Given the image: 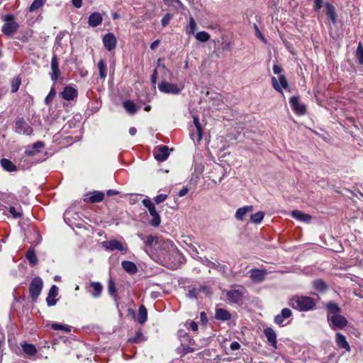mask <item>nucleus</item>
<instances>
[{
    "instance_id": "4468645a",
    "label": "nucleus",
    "mask_w": 363,
    "mask_h": 363,
    "mask_svg": "<svg viewBox=\"0 0 363 363\" xmlns=\"http://www.w3.org/2000/svg\"><path fill=\"white\" fill-rule=\"evenodd\" d=\"M335 342L338 348L344 350L345 352L351 351L350 345L343 334L339 332L336 333L335 335Z\"/></svg>"
},
{
    "instance_id": "8fccbe9b",
    "label": "nucleus",
    "mask_w": 363,
    "mask_h": 363,
    "mask_svg": "<svg viewBox=\"0 0 363 363\" xmlns=\"http://www.w3.org/2000/svg\"><path fill=\"white\" fill-rule=\"evenodd\" d=\"M264 213L262 211H258L252 215H251L250 220L254 223H259L263 220Z\"/></svg>"
},
{
    "instance_id": "a18cd8bd",
    "label": "nucleus",
    "mask_w": 363,
    "mask_h": 363,
    "mask_svg": "<svg viewBox=\"0 0 363 363\" xmlns=\"http://www.w3.org/2000/svg\"><path fill=\"white\" fill-rule=\"evenodd\" d=\"M146 338L144 337L142 332L140 330H138L135 333V336L133 337L130 338L128 341L132 343H140L144 342Z\"/></svg>"
},
{
    "instance_id": "6e6552de",
    "label": "nucleus",
    "mask_w": 363,
    "mask_h": 363,
    "mask_svg": "<svg viewBox=\"0 0 363 363\" xmlns=\"http://www.w3.org/2000/svg\"><path fill=\"white\" fill-rule=\"evenodd\" d=\"M102 246L109 251L118 250L122 253H126L128 251V248L116 239L103 242Z\"/></svg>"
},
{
    "instance_id": "f03ea898",
    "label": "nucleus",
    "mask_w": 363,
    "mask_h": 363,
    "mask_svg": "<svg viewBox=\"0 0 363 363\" xmlns=\"http://www.w3.org/2000/svg\"><path fill=\"white\" fill-rule=\"evenodd\" d=\"M317 301L307 296H294L288 301V304L292 308L300 312L313 311L316 308Z\"/></svg>"
},
{
    "instance_id": "0eeeda50",
    "label": "nucleus",
    "mask_w": 363,
    "mask_h": 363,
    "mask_svg": "<svg viewBox=\"0 0 363 363\" xmlns=\"http://www.w3.org/2000/svg\"><path fill=\"white\" fill-rule=\"evenodd\" d=\"M158 89L164 94L177 95L181 92L182 88L178 87L175 84L162 81L158 84Z\"/></svg>"
},
{
    "instance_id": "c03bdc74",
    "label": "nucleus",
    "mask_w": 363,
    "mask_h": 363,
    "mask_svg": "<svg viewBox=\"0 0 363 363\" xmlns=\"http://www.w3.org/2000/svg\"><path fill=\"white\" fill-rule=\"evenodd\" d=\"M108 293L109 294L114 298L116 303V306L117 308H118V304L117 303V299H118V296H117V289L115 286V284L114 282L110 279L109 281H108Z\"/></svg>"
},
{
    "instance_id": "774afa93",
    "label": "nucleus",
    "mask_w": 363,
    "mask_h": 363,
    "mask_svg": "<svg viewBox=\"0 0 363 363\" xmlns=\"http://www.w3.org/2000/svg\"><path fill=\"white\" fill-rule=\"evenodd\" d=\"M230 348L231 350H238L240 348V345L239 342L234 341L230 343Z\"/></svg>"
},
{
    "instance_id": "dca6fc26",
    "label": "nucleus",
    "mask_w": 363,
    "mask_h": 363,
    "mask_svg": "<svg viewBox=\"0 0 363 363\" xmlns=\"http://www.w3.org/2000/svg\"><path fill=\"white\" fill-rule=\"evenodd\" d=\"M169 147L166 145L158 146L154 153L155 158L159 162L166 160L169 157Z\"/></svg>"
},
{
    "instance_id": "603ef678",
    "label": "nucleus",
    "mask_w": 363,
    "mask_h": 363,
    "mask_svg": "<svg viewBox=\"0 0 363 363\" xmlns=\"http://www.w3.org/2000/svg\"><path fill=\"white\" fill-rule=\"evenodd\" d=\"M45 4V0H34L29 7L30 12L35 11Z\"/></svg>"
},
{
    "instance_id": "f257e3e1",
    "label": "nucleus",
    "mask_w": 363,
    "mask_h": 363,
    "mask_svg": "<svg viewBox=\"0 0 363 363\" xmlns=\"http://www.w3.org/2000/svg\"><path fill=\"white\" fill-rule=\"evenodd\" d=\"M157 262L169 269L177 267L181 255L172 241L162 240L155 251Z\"/></svg>"
},
{
    "instance_id": "680f3d73",
    "label": "nucleus",
    "mask_w": 363,
    "mask_h": 363,
    "mask_svg": "<svg viewBox=\"0 0 363 363\" xmlns=\"http://www.w3.org/2000/svg\"><path fill=\"white\" fill-rule=\"evenodd\" d=\"M167 198V194H160L154 198V201L156 203H160L164 201Z\"/></svg>"
},
{
    "instance_id": "393cba45",
    "label": "nucleus",
    "mask_w": 363,
    "mask_h": 363,
    "mask_svg": "<svg viewBox=\"0 0 363 363\" xmlns=\"http://www.w3.org/2000/svg\"><path fill=\"white\" fill-rule=\"evenodd\" d=\"M51 79L56 82L60 76L59 62L56 55H53L51 60Z\"/></svg>"
},
{
    "instance_id": "473e14b6",
    "label": "nucleus",
    "mask_w": 363,
    "mask_h": 363,
    "mask_svg": "<svg viewBox=\"0 0 363 363\" xmlns=\"http://www.w3.org/2000/svg\"><path fill=\"white\" fill-rule=\"evenodd\" d=\"M252 209V206H245L239 208L235 213V217L238 220H242L245 215L251 212Z\"/></svg>"
},
{
    "instance_id": "2eb2a0df",
    "label": "nucleus",
    "mask_w": 363,
    "mask_h": 363,
    "mask_svg": "<svg viewBox=\"0 0 363 363\" xmlns=\"http://www.w3.org/2000/svg\"><path fill=\"white\" fill-rule=\"evenodd\" d=\"M289 104L292 109L297 113L303 115L306 113V106L300 103L299 97L293 96L290 98Z\"/></svg>"
},
{
    "instance_id": "338daca9",
    "label": "nucleus",
    "mask_w": 363,
    "mask_h": 363,
    "mask_svg": "<svg viewBox=\"0 0 363 363\" xmlns=\"http://www.w3.org/2000/svg\"><path fill=\"white\" fill-rule=\"evenodd\" d=\"M323 6V0H315L314 1V9L316 11H318Z\"/></svg>"
},
{
    "instance_id": "f704fd0d",
    "label": "nucleus",
    "mask_w": 363,
    "mask_h": 363,
    "mask_svg": "<svg viewBox=\"0 0 363 363\" xmlns=\"http://www.w3.org/2000/svg\"><path fill=\"white\" fill-rule=\"evenodd\" d=\"M123 107L125 108L127 113L132 115L135 114L139 110V107H138L136 104L130 100H126L123 101Z\"/></svg>"
},
{
    "instance_id": "b1692460",
    "label": "nucleus",
    "mask_w": 363,
    "mask_h": 363,
    "mask_svg": "<svg viewBox=\"0 0 363 363\" xmlns=\"http://www.w3.org/2000/svg\"><path fill=\"white\" fill-rule=\"evenodd\" d=\"M45 143L42 141H37L31 146L27 147L25 150V155L33 157L40 152V150L44 147Z\"/></svg>"
},
{
    "instance_id": "1a4fd4ad",
    "label": "nucleus",
    "mask_w": 363,
    "mask_h": 363,
    "mask_svg": "<svg viewBox=\"0 0 363 363\" xmlns=\"http://www.w3.org/2000/svg\"><path fill=\"white\" fill-rule=\"evenodd\" d=\"M179 337L181 339V345L183 348V354H186L190 352H192L195 350L194 347H191V345H194V340L187 334L184 333L182 335V332L179 331Z\"/></svg>"
},
{
    "instance_id": "39448f33",
    "label": "nucleus",
    "mask_w": 363,
    "mask_h": 363,
    "mask_svg": "<svg viewBox=\"0 0 363 363\" xmlns=\"http://www.w3.org/2000/svg\"><path fill=\"white\" fill-rule=\"evenodd\" d=\"M193 123L194 128H191L189 130L190 138L195 144H199L202 139L203 129L197 116H194Z\"/></svg>"
},
{
    "instance_id": "72a5a7b5",
    "label": "nucleus",
    "mask_w": 363,
    "mask_h": 363,
    "mask_svg": "<svg viewBox=\"0 0 363 363\" xmlns=\"http://www.w3.org/2000/svg\"><path fill=\"white\" fill-rule=\"evenodd\" d=\"M147 319V311L144 305H140L138 308V313L137 316V321L138 323L143 325Z\"/></svg>"
},
{
    "instance_id": "5fc2aeb1",
    "label": "nucleus",
    "mask_w": 363,
    "mask_h": 363,
    "mask_svg": "<svg viewBox=\"0 0 363 363\" xmlns=\"http://www.w3.org/2000/svg\"><path fill=\"white\" fill-rule=\"evenodd\" d=\"M55 94H56L55 89L52 86V87H51L50 92L48 93V94L46 96V97L45 99V104L49 105L50 104H51L54 97L55 96Z\"/></svg>"
},
{
    "instance_id": "052dcab7",
    "label": "nucleus",
    "mask_w": 363,
    "mask_h": 363,
    "mask_svg": "<svg viewBox=\"0 0 363 363\" xmlns=\"http://www.w3.org/2000/svg\"><path fill=\"white\" fill-rule=\"evenodd\" d=\"M65 35V31H60L55 38V46H61V42Z\"/></svg>"
},
{
    "instance_id": "864d4df0",
    "label": "nucleus",
    "mask_w": 363,
    "mask_h": 363,
    "mask_svg": "<svg viewBox=\"0 0 363 363\" xmlns=\"http://www.w3.org/2000/svg\"><path fill=\"white\" fill-rule=\"evenodd\" d=\"M21 84V79L19 77L14 78L11 82V92L16 93Z\"/></svg>"
},
{
    "instance_id": "79ce46f5",
    "label": "nucleus",
    "mask_w": 363,
    "mask_h": 363,
    "mask_svg": "<svg viewBox=\"0 0 363 363\" xmlns=\"http://www.w3.org/2000/svg\"><path fill=\"white\" fill-rule=\"evenodd\" d=\"M100 78L104 80L107 76V65L104 60H100L98 62Z\"/></svg>"
},
{
    "instance_id": "ea45409f",
    "label": "nucleus",
    "mask_w": 363,
    "mask_h": 363,
    "mask_svg": "<svg viewBox=\"0 0 363 363\" xmlns=\"http://www.w3.org/2000/svg\"><path fill=\"white\" fill-rule=\"evenodd\" d=\"M206 289V287L203 286H200L199 288L191 287L188 291L187 297L191 299H196L199 294L201 291H204Z\"/></svg>"
},
{
    "instance_id": "58836bf2",
    "label": "nucleus",
    "mask_w": 363,
    "mask_h": 363,
    "mask_svg": "<svg viewBox=\"0 0 363 363\" xmlns=\"http://www.w3.org/2000/svg\"><path fill=\"white\" fill-rule=\"evenodd\" d=\"M313 286L316 291L320 293H323L328 289V285L322 279L314 280L313 281Z\"/></svg>"
},
{
    "instance_id": "bb28decb",
    "label": "nucleus",
    "mask_w": 363,
    "mask_h": 363,
    "mask_svg": "<svg viewBox=\"0 0 363 363\" xmlns=\"http://www.w3.org/2000/svg\"><path fill=\"white\" fill-rule=\"evenodd\" d=\"M61 95L64 99L71 101L77 98V91L70 86H67L64 88Z\"/></svg>"
},
{
    "instance_id": "09e8293b",
    "label": "nucleus",
    "mask_w": 363,
    "mask_h": 363,
    "mask_svg": "<svg viewBox=\"0 0 363 363\" xmlns=\"http://www.w3.org/2000/svg\"><path fill=\"white\" fill-rule=\"evenodd\" d=\"M196 40L200 42L205 43L210 39V35L206 31H199L195 35Z\"/></svg>"
},
{
    "instance_id": "7c9ffc66",
    "label": "nucleus",
    "mask_w": 363,
    "mask_h": 363,
    "mask_svg": "<svg viewBox=\"0 0 363 363\" xmlns=\"http://www.w3.org/2000/svg\"><path fill=\"white\" fill-rule=\"evenodd\" d=\"M215 318L222 321H226L231 318V314L225 309L216 308Z\"/></svg>"
},
{
    "instance_id": "6ab92c4d",
    "label": "nucleus",
    "mask_w": 363,
    "mask_h": 363,
    "mask_svg": "<svg viewBox=\"0 0 363 363\" xmlns=\"http://www.w3.org/2000/svg\"><path fill=\"white\" fill-rule=\"evenodd\" d=\"M250 277L252 281L255 283H260L265 279L266 272L263 269H259L257 268L252 269L250 271Z\"/></svg>"
},
{
    "instance_id": "49530a36",
    "label": "nucleus",
    "mask_w": 363,
    "mask_h": 363,
    "mask_svg": "<svg viewBox=\"0 0 363 363\" xmlns=\"http://www.w3.org/2000/svg\"><path fill=\"white\" fill-rule=\"evenodd\" d=\"M196 28V23L193 17H191L186 27V33L189 35L194 34Z\"/></svg>"
},
{
    "instance_id": "4c0bfd02",
    "label": "nucleus",
    "mask_w": 363,
    "mask_h": 363,
    "mask_svg": "<svg viewBox=\"0 0 363 363\" xmlns=\"http://www.w3.org/2000/svg\"><path fill=\"white\" fill-rule=\"evenodd\" d=\"M91 286L93 289V291L91 292V296L94 298H98L101 296L103 286L100 282L92 281L90 283Z\"/></svg>"
},
{
    "instance_id": "f8f14e48",
    "label": "nucleus",
    "mask_w": 363,
    "mask_h": 363,
    "mask_svg": "<svg viewBox=\"0 0 363 363\" xmlns=\"http://www.w3.org/2000/svg\"><path fill=\"white\" fill-rule=\"evenodd\" d=\"M272 84L273 88L282 94V89H287L289 87L288 82L284 75L281 74L279 76L278 79L273 77L272 78Z\"/></svg>"
},
{
    "instance_id": "f3484780",
    "label": "nucleus",
    "mask_w": 363,
    "mask_h": 363,
    "mask_svg": "<svg viewBox=\"0 0 363 363\" xmlns=\"http://www.w3.org/2000/svg\"><path fill=\"white\" fill-rule=\"evenodd\" d=\"M264 335L267 339L269 345L274 348H277V333L275 330L272 328H267L264 329Z\"/></svg>"
},
{
    "instance_id": "c85d7f7f",
    "label": "nucleus",
    "mask_w": 363,
    "mask_h": 363,
    "mask_svg": "<svg viewBox=\"0 0 363 363\" xmlns=\"http://www.w3.org/2000/svg\"><path fill=\"white\" fill-rule=\"evenodd\" d=\"M291 216L302 222L309 223L311 220V216L307 213H304L301 211L294 210L291 212Z\"/></svg>"
},
{
    "instance_id": "5701e85b",
    "label": "nucleus",
    "mask_w": 363,
    "mask_h": 363,
    "mask_svg": "<svg viewBox=\"0 0 363 363\" xmlns=\"http://www.w3.org/2000/svg\"><path fill=\"white\" fill-rule=\"evenodd\" d=\"M18 27L19 25L16 22L5 23L1 28V31L4 35L11 36L17 31Z\"/></svg>"
},
{
    "instance_id": "a211bd4d",
    "label": "nucleus",
    "mask_w": 363,
    "mask_h": 363,
    "mask_svg": "<svg viewBox=\"0 0 363 363\" xmlns=\"http://www.w3.org/2000/svg\"><path fill=\"white\" fill-rule=\"evenodd\" d=\"M58 295V287L56 285H52L49 290L48 296L46 298L47 305L50 307L54 306L57 302L56 296Z\"/></svg>"
},
{
    "instance_id": "6e6d98bb",
    "label": "nucleus",
    "mask_w": 363,
    "mask_h": 363,
    "mask_svg": "<svg viewBox=\"0 0 363 363\" xmlns=\"http://www.w3.org/2000/svg\"><path fill=\"white\" fill-rule=\"evenodd\" d=\"M143 206L148 209L149 213L152 212V211L155 210V204L152 202V201L147 198L144 199L142 201Z\"/></svg>"
},
{
    "instance_id": "bf43d9fd",
    "label": "nucleus",
    "mask_w": 363,
    "mask_h": 363,
    "mask_svg": "<svg viewBox=\"0 0 363 363\" xmlns=\"http://www.w3.org/2000/svg\"><path fill=\"white\" fill-rule=\"evenodd\" d=\"M254 28L255 30V35L257 38H259L263 43H267V40L264 36L262 34L257 24H254Z\"/></svg>"
},
{
    "instance_id": "ddd939ff",
    "label": "nucleus",
    "mask_w": 363,
    "mask_h": 363,
    "mask_svg": "<svg viewBox=\"0 0 363 363\" xmlns=\"http://www.w3.org/2000/svg\"><path fill=\"white\" fill-rule=\"evenodd\" d=\"M102 41L104 46L109 52L113 50L116 47L117 40L112 33L105 34L102 38Z\"/></svg>"
},
{
    "instance_id": "de8ad7c7",
    "label": "nucleus",
    "mask_w": 363,
    "mask_h": 363,
    "mask_svg": "<svg viewBox=\"0 0 363 363\" xmlns=\"http://www.w3.org/2000/svg\"><path fill=\"white\" fill-rule=\"evenodd\" d=\"M51 328L54 330H62L66 333H70L71 327L67 325H62L60 323H52Z\"/></svg>"
},
{
    "instance_id": "4be33fe9",
    "label": "nucleus",
    "mask_w": 363,
    "mask_h": 363,
    "mask_svg": "<svg viewBox=\"0 0 363 363\" xmlns=\"http://www.w3.org/2000/svg\"><path fill=\"white\" fill-rule=\"evenodd\" d=\"M104 198V194L99 191H94L87 194L84 198V201L89 203H98L103 201Z\"/></svg>"
},
{
    "instance_id": "412c9836",
    "label": "nucleus",
    "mask_w": 363,
    "mask_h": 363,
    "mask_svg": "<svg viewBox=\"0 0 363 363\" xmlns=\"http://www.w3.org/2000/svg\"><path fill=\"white\" fill-rule=\"evenodd\" d=\"M242 296L243 293L238 289L230 290L226 294L228 300L233 303H238L241 302Z\"/></svg>"
},
{
    "instance_id": "aec40b11",
    "label": "nucleus",
    "mask_w": 363,
    "mask_h": 363,
    "mask_svg": "<svg viewBox=\"0 0 363 363\" xmlns=\"http://www.w3.org/2000/svg\"><path fill=\"white\" fill-rule=\"evenodd\" d=\"M325 309L327 311V318L333 315H339L342 311L341 308L333 301L327 303L325 305Z\"/></svg>"
},
{
    "instance_id": "4d7b16f0",
    "label": "nucleus",
    "mask_w": 363,
    "mask_h": 363,
    "mask_svg": "<svg viewBox=\"0 0 363 363\" xmlns=\"http://www.w3.org/2000/svg\"><path fill=\"white\" fill-rule=\"evenodd\" d=\"M9 213L12 215L13 218H18L22 216V212L21 211V208L19 210H16V208L13 206H10L9 208Z\"/></svg>"
},
{
    "instance_id": "423d86ee",
    "label": "nucleus",
    "mask_w": 363,
    "mask_h": 363,
    "mask_svg": "<svg viewBox=\"0 0 363 363\" xmlns=\"http://www.w3.org/2000/svg\"><path fill=\"white\" fill-rule=\"evenodd\" d=\"M43 280L39 277L32 279L29 286V293L33 300H35L39 296L43 289Z\"/></svg>"
},
{
    "instance_id": "cd10ccee",
    "label": "nucleus",
    "mask_w": 363,
    "mask_h": 363,
    "mask_svg": "<svg viewBox=\"0 0 363 363\" xmlns=\"http://www.w3.org/2000/svg\"><path fill=\"white\" fill-rule=\"evenodd\" d=\"M103 21L102 16L99 12H94L89 15L88 18V23L91 27H96L99 26Z\"/></svg>"
},
{
    "instance_id": "0e129e2a",
    "label": "nucleus",
    "mask_w": 363,
    "mask_h": 363,
    "mask_svg": "<svg viewBox=\"0 0 363 363\" xmlns=\"http://www.w3.org/2000/svg\"><path fill=\"white\" fill-rule=\"evenodd\" d=\"M186 325H188V328L191 329L192 331H196L198 330V325L194 321L186 323Z\"/></svg>"
},
{
    "instance_id": "a19ab883",
    "label": "nucleus",
    "mask_w": 363,
    "mask_h": 363,
    "mask_svg": "<svg viewBox=\"0 0 363 363\" xmlns=\"http://www.w3.org/2000/svg\"><path fill=\"white\" fill-rule=\"evenodd\" d=\"M150 214L152 216V219L150 220V225L153 227H158L161 223V218L157 210L155 209L152 211Z\"/></svg>"
},
{
    "instance_id": "20e7f679",
    "label": "nucleus",
    "mask_w": 363,
    "mask_h": 363,
    "mask_svg": "<svg viewBox=\"0 0 363 363\" xmlns=\"http://www.w3.org/2000/svg\"><path fill=\"white\" fill-rule=\"evenodd\" d=\"M327 321L333 330H342L348 324L347 318L340 314L327 318Z\"/></svg>"
},
{
    "instance_id": "37998d69",
    "label": "nucleus",
    "mask_w": 363,
    "mask_h": 363,
    "mask_svg": "<svg viewBox=\"0 0 363 363\" xmlns=\"http://www.w3.org/2000/svg\"><path fill=\"white\" fill-rule=\"evenodd\" d=\"M1 164L4 169L8 172H13L16 169V167L15 166V164L8 159H1Z\"/></svg>"
},
{
    "instance_id": "13d9d810",
    "label": "nucleus",
    "mask_w": 363,
    "mask_h": 363,
    "mask_svg": "<svg viewBox=\"0 0 363 363\" xmlns=\"http://www.w3.org/2000/svg\"><path fill=\"white\" fill-rule=\"evenodd\" d=\"M172 18V15L170 13H166L161 20L162 27H166L170 22Z\"/></svg>"
},
{
    "instance_id": "e433bc0d",
    "label": "nucleus",
    "mask_w": 363,
    "mask_h": 363,
    "mask_svg": "<svg viewBox=\"0 0 363 363\" xmlns=\"http://www.w3.org/2000/svg\"><path fill=\"white\" fill-rule=\"evenodd\" d=\"M23 351L28 356H33L37 353V349L33 344L24 342L21 344Z\"/></svg>"
},
{
    "instance_id": "9b49d317",
    "label": "nucleus",
    "mask_w": 363,
    "mask_h": 363,
    "mask_svg": "<svg viewBox=\"0 0 363 363\" xmlns=\"http://www.w3.org/2000/svg\"><path fill=\"white\" fill-rule=\"evenodd\" d=\"M163 239H160L157 237L152 235H147L144 240L145 246L144 250L147 253L154 252L157 249L158 243L162 242Z\"/></svg>"
},
{
    "instance_id": "7ed1b4c3",
    "label": "nucleus",
    "mask_w": 363,
    "mask_h": 363,
    "mask_svg": "<svg viewBox=\"0 0 363 363\" xmlns=\"http://www.w3.org/2000/svg\"><path fill=\"white\" fill-rule=\"evenodd\" d=\"M293 313L289 308H283L281 312L274 318V323L279 326L284 327L291 322Z\"/></svg>"
},
{
    "instance_id": "e2e57ef3",
    "label": "nucleus",
    "mask_w": 363,
    "mask_h": 363,
    "mask_svg": "<svg viewBox=\"0 0 363 363\" xmlns=\"http://www.w3.org/2000/svg\"><path fill=\"white\" fill-rule=\"evenodd\" d=\"M166 4H172L174 6H182V3L180 0H164Z\"/></svg>"
},
{
    "instance_id": "c9c22d12",
    "label": "nucleus",
    "mask_w": 363,
    "mask_h": 363,
    "mask_svg": "<svg viewBox=\"0 0 363 363\" xmlns=\"http://www.w3.org/2000/svg\"><path fill=\"white\" fill-rule=\"evenodd\" d=\"M26 257L28 259L30 266L34 267L37 264L38 260L35 254V252L33 248H29L26 254Z\"/></svg>"
},
{
    "instance_id": "2f4dec72",
    "label": "nucleus",
    "mask_w": 363,
    "mask_h": 363,
    "mask_svg": "<svg viewBox=\"0 0 363 363\" xmlns=\"http://www.w3.org/2000/svg\"><path fill=\"white\" fill-rule=\"evenodd\" d=\"M122 268L128 274H134L138 272V267L136 264L131 261H123L121 262Z\"/></svg>"
},
{
    "instance_id": "a878e982",
    "label": "nucleus",
    "mask_w": 363,
    "mask_h": 363,
    "mask_svg": "<svg viewBox=\"0 0 363 363\" xmlns=\"http://www.w3.org/2000/svg\"><path fill=\"white\" fill-rule=\"evenodd\" d=\"M77 218H79V215L77 213L74 212L72 209H67L65 211L64 213V220L66 222L67 224H68L69 226L75 225L76 226L78 225L73 220H77Z\"/></svg>"
},
{
    "instance_id": "c756f323",
    "label": "nucleus",
    "mask_w": 363,
    "mask_h": 363,
    "mask_svg": "<svg viewBox=\"0 0 363 363\" xmlns=\"http://www.w3.org/2000/svg\"><path fill=\"white\" fill-rule=\"evenodd\" d=\"M326 15L330 20L333 25L336 24L337 15L335 7L329 2L325 3Z\"/></svg>"
},
{
    "instance_id": "3c124183",
    "label": "nucleus",
    "mask_w": 363,
    "mask_h": 363,
    "mask_svg": "<svg viewBox=\"0 0 363 363\" xmlns=\"http://www.w3.org/2000/svg\"><path fill=\"white\" fill-rule=\"evenodd\" d=\"M355 56H356L357 59L358 60L359 64L362 65L363 64V47H362V45L361 43H359L357 46Z\"/></svg>"
},
{
    "instance_id": "9d476101",
    "label": "nucleus",
    "mask_w": 363,
    "mask_h": 363,
    "mask_svg": "<svg viewBox=\"0 0 363 363\" xmlns=\"http://www.w3.org/2000/svg\"><path fill=\"white\" fill-rule=\"evenodd\" d=\"M16 132L30 135L33 133L32 128L26 122L22 117H17L15 122Z\"/></svg>"
},
{
    "instance_id": "69168bd1",
    "label": "nucleus",
    "mask_w": 363,
    "mask_h": 363,
    "mask_svg": "<svg viewBox=\"0 0 363 363\" xmlns=\"http://www.w3.org/2000/svg\"><path fill=\"white\" fill-rule=\"evenodd\" d=\"M273 72L276 74H280L283 72L282 67L279 65H274L273 66Z\"/></svg>"
}]
</instances>
